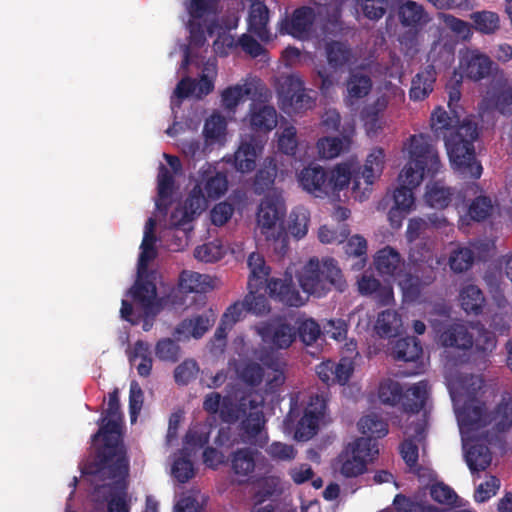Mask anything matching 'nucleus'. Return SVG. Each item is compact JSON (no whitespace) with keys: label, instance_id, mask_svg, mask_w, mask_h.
<instances>
[{"label":"nucleus","instance_id":"obj_1","mask_svg":"<svg viewBox=\"0 0 512 512\" xmlns=\"http://www.w3.org/2000/svg\"><path fill=\"white\" fill-rule=\"evenodd\" d=\"M438 106L431 113L430 126L434 135L443 137L451 164L463 178L479 179L483 168L476 159L474 142L478 138L475 122L465 119L460 124L459 116Z\"/></svg>","mask_w":512,"mask_h":512},{"label":"nucleus","instance_id":"obj_2","mask_svg":"<svg viewBox=\"0 0 512 512\" xmlns=\"http://www.w3.org/2000/svg\"><path fill=\"white\" fill-rule=\"evenodd\" d=\"M99 429L92 435V442L101 438L102 445L97 447L93 473L106 477L129 474V460L122 437V413L118 390L109 393L108 407L98 420Z\"/></svg>","mask_w":512,"mask_h":512},{"label":"nucleus","instance_id":"obj_3","mask_svg":"<svg viewBox=\"0 0 512 512\" xmlns=\"http://www.w3.org/2000/svg\"><path fill=\"white\" fill-rule=\"evenodd\" d=\"M408 155V162L399 174L400 186L393 194L394 206L389 211L392 223L397 214L411 210L414 205L413 189L425 176H434L441 168L438 152L428 135L420 133L410 136Z\"/></svg>","mask_w":512,"mask_h":512},{"label":"nucleus","instance_id":"obj_4","mask_svg":"<svg viewBox=\"0 0 512 512\" xmlns=\"http://www.w3.org/2000/svg\"><path fill=\"white\" fill-rule=\"evenodd\" d=\"M384 151L381 148L374 149L366 158L361 171L355 172L352 176L348 164H339L333 170H327L328 196L346 188L352 180V190L355 198L362 200L366 191H370V186L381 175L384 164Z\"/></svg>","mask_w":512,"mask_h":512},{"label":"nucleus","instance_id":"obj_5","mask_svg":"<svg viewBox=\"0 0 512 512\" xmlns=\"http://www.w3.org/2000/svg\"><path fill=\"white\" fill-rule=\"evenodd\" d=\"M247 265L250 269L248 289L267 290L271 298L290 307H300L304 304L305 300L296 289L291 274H285L283 279H268L270 267L266 265L264 257L257 252L249 255Z\"/></svg>","mask_w":512,"mask_h":512},{"label":"nucleus","instance_id":"obj_6","mask_svg":"<svg viewBox=\"0 0 512 512\" xmlns=\"http://www.w3.org/2000/svg\"><path fill=\"white\" fill-rule=\"evenodd\" d=\"M304 292L322 297L332 289L343 292L347 286L337 261L331 257H312L298 274Z\"/></svg>","mask_w":512,"mask_h":512},{"label":"nucleus","instance_id":"obj_7","mask_svg":"<svg viewBox=\"0 0 512 512\" xmlns=\"http://www.w3.org/2000/svg\"><path fill=\"white\" fill-rule=\"evenodd\" d=\"M241 418L239 430L242 440L251 445L263 447L268 437L264 431L266 419L262 408L254 400H249L246 414Z\"/></svg>","mask_w":512,"mask_h":512},{"label":"nucleus","instance_id":"obj_8","mask_svg":"<svg viewBox=\"0 0 512 512\" xmlns=\"http://www.w3.org/2000/svg\"><path fill=\"white\" fill-rule=\"evenodd\" d=\"M316 14L313 8L301 6L296 8L290 15H286L279 23V33L290 35L298 40L309 38Z\"/></svg>","mask_w":512,"mask_h":512},{"label":"nucleus","instance_id":"obj_9","mask_svg":"<svg viewBox=\"0 0 512 512\" xmlns=\"http://www.w3.org/2000/svg\"><path fill=\"white\" fill-rule=\"evenodd\" d=\"M206 207L207 196L204 194L202 186L196 184L185 199L183 206L176 208L171 213L169 218L170 228L179 229L190 223Z\"/></svg>","mask_w":512,"mask_h":512},{"label":"nucleus","instance_id":"obj_10","mask_svg":"<svg viewBox=\"0 0 512 512\" xmlns=\"http://www.w3.org/2000/svg\"><path fill=\"white\" fill-rule=\"evenodd\" d=\"M281 95L284 104L296 113L311 109L314 105V99L306 93L304 81L296 74L285 77L281 85Z\"/></svg>","mask_w":512,"mask_h":512},{"label":"nucleus","instance_id":"obj_11","mask_svg":"<svg viewBox=\"0 0 512 512\" xmlns=\"http://www.w3.org/2000/svg\"><path fill=\"white\" fill-rule=\"evenodd\" d=\"M210 287L209 276L193 271H183L179 277L178 289L172 290L167 300L173 306H182L185 304L183 293H203Z\"/></svg>","mask_w":512,"mask_h":512},{"label":"nucleus","instance_id":"obj_12","mask_svg":"<svg viewBox=\"0 0 512 512\" xmlns=\"http://www.w3.org/2000/svg\"><path fill=\"white\" fill-rule=\"evenodd\" d=\"M263 145L255 136L243 138L233 155L232 164L240 173H250L256 168V161L262 153Z\"/></svg>","mask_w":512,"mask_h":512},{"label":"nucleus","instance_id":"obj_13","mask_svg":"<svg viewBox=\"0 0 512 512\" xmlns=\"http://www.w3.org/2000/svg\"><path fill=\"white\" fill-rule=\"evenodd\" d=\"M286 210L284 203L278 197L266 196L259 204L257 224L262 234L268 237L269 231L283 220Z\"/></svg>","mask_w":512,"mask_h":512},{"label":"nucleus","instance_id":"obj_14","mask_svg":"<svg viewBox=\"0 0 512 512\" xmlns=\"http://www.w3.org/2000/svg\"><path fill=\"white\" fill-rule=\"evenodd\" d=\"M298 182L303 190L315 197L324 198L328 196L327 170L320 165L310 164L304 167L297 175Z\"/></svg>","mask_w":512,"mask_h":512},{"label":"nucleus","instance_id":"obj_15","mask_svg":"<svg viewBox=\"0 0 512 512\" xmlns=\"http://www.w3.org/2000/svg\"><path fill=\"white\" fill-rule=\"evenodd\" d=\"M341 137H323L317 141L318 153L322 158L332 159L348 148L355 133V124L353 120L347 121L342 125L340 131Z\"/></svg>","mask_w":512,"mask_h":512},{"label":"nucleus","instance_id":"obj_16","mask_svg":"<svg viewBox=\"0 0 512 512\" xmlns=\"http://www.w3.org/2000/svg\"><path fill=\"white\" fill-rule=\"evenodd\" d=\"M493 61L478 50L468 51L461 59L464 74L471 80L480 81L491 73Z\"/></svg>","mask_w":512,"mask_h":512},{"label":"nucleus","instance_id":"obj_17","mask_svg":"<svg viewBox=\"0 0 512 512\" xmlns=\"http://www.w3.org/2000/svg\"><path fill=\"white\" fill-rule=\"evenodd\" d=\"M488 416L483 402H467L458 414L460 428L471 432L486 427L489 425Z\"/></svg>","mask_w":512,"mask_h":512},{"label":"nucleus","instance_id":"obj_18","mask_svg":"<svg viewBox=\"0 0 512 512\" xmlns=\"http://www.w3.org/2000/svg\"><path fill=\"white\" fill-rule=\"evenodd\" d=\"M278 123L277 111L271 105L252 103L249 110V124L256 133L267 134Z\"/></svg>","mask_w":512,"mask_h":512},{"label":"nucleus","instance_id":"obj_19","mask_svg":"<svg viewBox=\"0 0 512 512\" xmlns=\"http://www.w3.org/2000/svg\"><path fill=\"white\" fill-rule=\"evenodd\" d=\"M94 469V461L88 466L87 473L97 476L101 480L111 479L114 480L113 484L109 485L110 488L116 489L117 492L111 494V497L107 501V510L108 512H129L130 508L127 503V485L126 478L127 475L117 476V477H106L100 473H93Z\"/></svg>","mask_w":512,"mask_h":512},{"label":"nucleus","instance_id":"obj_20","mask_svg":"<svg viewBox=\"0 0 512 512\" xmlns=\"http://www.w3.org/2000/svg\"><path fill=\"white\" fill-rule=\"evenodd\" d=\"M130 295L133 301L149 314L156 303L157 288L156 284L149 279L148 275L138 274V278L130 289Z\"/></svg>","mask_w":512,"mask_h":512},{"label":"nucleus","instance_id":"obj_21","mask_svg":"<svg viewBox=\"0 0 512 512\" xmlns=\"http://www.w3.org/2000/svg\"><path fill=\"white\" fill-rule=\"evenodd\" d=\"M486 101L490 107L504 116L512 115V79L497 80Z\"/></svg>","mask_w":512,"mask_h":512},{"label":"nucleus","instance_id":"obj_22","mask_svg":"<svg viewBox=\"0 0 512 512\" xmlns=\"http://www.w3.org/2000/svg\"><path fill=\"white\" fill-rule=\"evenodd\" d=\"M213 322L214 319H210L206 314L194 315L183 319L175 327L173 334L179 340L189 339L190 337L199 339L209 330Z\"/></svg>","mask_w":512,"mask_h":512},{"label":"nucleus","instance_id":"obj_23","mask_svg":"<svg viewBox=\"0 0 512 512\" xmlns=\"http://www.w3.org/2000/svg\"><path fill=\"white\" fill-rule=\"evenodd\" d=\"M437 72L433 65H427L419 71L411 81L409 97L413 101H423L434 90Z\"/></svg>","mask_w":512,"mask_h":512},{"label":"nucleus","instance_id":"obj_24","mask_svg":"<svg viewBox=\"0 0 512 512\" xmlns=\"http://www.w3.org/2000/svg\"><path fill=\"white\" fill-rule=\"evenodd\" d=\"M428 396V383L426 381H420L412 385L406 391H403V398L401 399L403 411L411 414L419 413L424 408Z\"/></svg>","mask_w":512,"mask_h":512},{"label":"nucleus","instance_id":"obj_25","mask_svg":"<svg viewBox=\"0 0 512 512\" xmlns=\"http://www.w3.org/2000/svg\"><path fill=\"white\" fill-rule=\"evenodd\" d=\"M269 10L263 3L253 4L248 16V30L257 36L261 41H269L270 33L268 30Z\"/></svg>","mask_w":512,"mask_h":512},{"label":"nucleus","instance_id":"obj_26","mask_svg":"<svg viewBox=\"0 0 512 512\" xmlns=\"http://www.w3.org/2000/svg\"><path fill=\"white\" fill-rule=\"evenodd\" d=\"M278 174V166L273 157L264 159L261 167L258 169L253 180V191L257 195H262L270 191Z\"/></svg>","mask_w":512,"mask_h":512},{"label":"nucleus","instance_id":"obj_27","mask_svg":"<svg viewBox=\"0 0 512 512\" xmlns=\"http://www.w3.org/2000/svg\"><path fill=\"white\" fill-rule=\"evenodd\" d=\"M422 352L420 340L414 336H407L394 342L391 354L396 361L416 362L421 358Z\"/></svg>","mask_w":512,"mask_h":512},{"label":"nucleus","instance_id":"obj_28","mask_svg":"<svg viewBox=\"0 0 512 512\" xmlns=\"http://www.w3.org/2000/svg\"><path fill=\"white\" fill-rule=\"evenodd\" d=\"M440 342L444 347L467 350L473 346V338L463 324H452L440 334Z\"/></svg>","mask_w":512,"mask_h":512},{"label":"nucleus","instance_id":"obj_29","mask_svg":"<svg viewBox=\"0 0 512 512\" xmlns=\"http://www.w3.org/2000/svg\"><path fill=\"white\" fill-rule=\"evenodd\" d=\"M374 265L382 276H396L401 272V256L398 251L386 246L374 256Z\"/></svg>","mask_w":512,"mask_h":512},{"label":"nucleus","instance_id":"obj_30","mask_svg":"<svg viewBox=\"0 0 512 512\" xmlns=\"http://www.w3.org/2000/svg\"><path fill=\"white\" fill-rule=\"evenodd\" d=\"M264 337H269L273 346L278 349H287L297 337L296 328L286 321L279 320L270 325Z\"/></svg>","mask_w":512,"mask_h":512},{"label":"nucleus","instance_id":"obj_31","mask_svg":"<svg viewBox=\"0 0 512 512\" xmlns=\"http://www.w3.org/2000/svg\"><path fill=\"white\" fill-rule=\"evenodd\" d=\"M396 15L404 27L417 29L426 22L424 8L412 0H401L397 6Z\"/></svg>","mask_w":512,"mask_h":512},{"label":"nucleus","instance_id":"obj_32","mask_svg":"<svg viewBox=\"0 0 512 512\" xmlns=\"http://www.w3.org/2000/svg\"><path fill=\"white\" fill-rule=\"evenodd\" d=\"M129 361L131 364L136 365L139 376L149 377L153 366L150 344L143 340H137L129 354Z\"/></svg>","mask_w":512,"mask_h":512},{"label":"nucleus","instance_id":"obj_33","mask_svg":"<svg viewBox=\"0 0 512 512\" xmlns=\"http://www.w3.org/2000/svg\"><path fill=\"white\" fill-rule=\"evenodd\" d=\"M262 365L271 370L267 373V391L276 392L285 382L284 366L285 364L274 354L266 353L259 357Z\"/></svg>","mask_w":512,"mask_h":512},{"label":"nucleus","instance_id":"obj_34","mask_svg":"<svg viewBox=\"0 0 512 512\" xmlns=\"http://www.w3.org/2000/svg\"><path fill=\"white\" fill-rule=\"evenodd\" d=\"M465 459L472 473L486 470L492 461L487 444L480 440L474 441L467 450Z\"/></svg>","mask_w":512,"mask_h":512},{"label":"nucleus","instance_id":"obj_35","mask_svg":"<svg viewBox=\"0 0 512 512\" xmlns=\"http://www.w3.org/2000/svg\"><path fill=\"white\" fill-rule=\"evenodd\" d=\"M489 425L493 424L495 431L504 433L512 427V399L502 397L494 410L488 416Z\"/></svg>","mask_w":512,"mask_h":512},{"label":"nucleus","instance_id":"obj_36","mask_svg":"<svg viewBox=\"0 0 512 512\" xmlns=\"http://www.w3.org/2000/svg\"><path fill=\"white\" fill-rule=\"evenodd\" d=\"M460 303L467 314L479 315L483 311L485 297L482 290L473 284H469L460 291Z\"/></svg>","mask_w":512,"mask_h":512},{"label":"nucleus","instance_id":"obj_37","mask_svg":"<svg viewBox=\"0 0 512 512\" xmlns=\"http://www.w3.org/2000/svg\"><path fill=\"white\" fill-rule=\"evenodd\" d=\"M258 454L251 448H239L231 455V467L238 476L248 477L255 469V457Z\"/></svg>","mask_w":512,"mask_h":512},{"label":"nucleus","instance_id":"obj_38","mask_svg":"<svg viewBox=\"0 0 512 512\" xmlns=\"http://www.w3.org/2000/svg\"><path fill=\"white\" fill-rule=\"evenodd\" d=\"M472 27L483 35H493L500 29V17L494 11L482 10L470 14Z\"/></svg>","mask_w":512,"mask_h":512},{"label":"nucleus","instance_id":"obj_39","mask_svg":"<svg viewBox=\"0 0 512 512\" xmlns=\"http://www.w3.org/2000/svg\"><path fill=\"white\" fill-rule=\"evenodd\" d=\"M454 189L444 186L441 182L427 185L425 200L427 204L436 209L446 208L452 201Z\"/></svg>","mask_w":512,"mask_h":512},{"label":"nucleus","instance_id":"obj_40","mask_svg":"<svg viewBox=\"0 0 512 512\" xmlns=\"http://www.w3.org/2000/svg\"><path fill=\"white\" fill-rule=\"evenodd\" d=\"M192 451L184 447L179 451V455L175 457L172 465V475L179 483H187L195 475V469L191 460Z\"/></svg>","mask_w":512,"mask_h":512},{"label":"nucleus","instance_id":"obj_41","mask_svg":"<svg viewBox=\"0 0 512 512\" xmlns=\"http://www.w3.org/2000/svg\"><path fill=\"white\" fill-rule=\"evenodd\" d=\"M203 177V192L209 199H218L225 194L228 188V180L222 172L206 171Z\"/></svg>","mask_w":512,"mask_h":512},{"label":"nucleus","instance_id":"obj_42","mask_svg":"<svg viewBox=\"0 0 512 512\" xmlns=\"http://www.w3.org/2000/svg\"><path fill=\"white\" fill-rule=\"evenodd\" d=\"M357 425L363 435L374 437V439L383 438L388 433V424L375 413L363 416Z\"/></svg>","mask_w":512,"mask_h":512},{"label":"nucleus","instance_id":"obj_43","mask_svg":"<svg viewBox=\"0 0 512 512\" xmlns=\"http://www.w3.org/2000/svg\"><path fill=\"white\" fill-rule=\"evenodd\" d=\"M400 325L401 318L398 313L387 309L379 313L375 323V331L380 337L389 338L396 335Z\"/></svg>","mask_w":512,"mask_h":512},{"label":"nucleus","instance_id":"obj_44","mask_svg":"<svg viewBox=\"0 0 512 512\" xmlns=\"http://www.w3.org/2000/svg\"><path fill=\"white\" fill-rule=\"evenodd\" d=\"M239 379L250 387L259 386L265 376L263 366L255 361H243L237 368Z\"/></svg>","mask_w":512,"mask_h":512},{"label":"nucleus","instance_id":"obj_45","mask_svg":"<svg viewBox=\"0 0 512 512\" xmlns=\"http://www.w3.org/2000/svg\"><path fill=\"white\" fill-rule=\"evenodd\" d=\"M247 405L245 399L236 403L231 397L225 396L222 399L219 416L224 423L234 424L246 414Z\"/></svg>","mask_w":512,"mask_h":512},{"label":"nucleus","instance_id":"obj_46","mask_svg":"<svg viewBox=\"0 0 512 512\" xmlns=\"http://www.w3.org/2000/svg\"><path fill=\"white\" fill-rule=\"evenodd\" d=\"M326 53L329 65L335 69L347 65L352 58L351 49L346 44L338 41L328 43Z\"/></svg>","mask_w":512,"mask_h":512},{"label":"nucleus","instance_id":"obj_47","mask_svg":"<svg viewBox=\"0 0 512 512\" xmlns=\"http://www.w3.org/2000/svg\"><path fill=\"white\" fill-rule=\"evenodd\" d=\"M341 474L347 478L357 477L366 471V461L356 456L349 448L340 455Z\"/></svg>","mask_w":512,"mask_h":512},{"label":"nucleus","instance_id":"obj_48","mask_svg":"<svg viewBox=\"0 0 512 512\" xmlns=\"http://www.w3.org/2000/svg\"><path fill=\"white\" fill-rule=\"evenodd\" d=\"M378 396L383 404L396 406L403 398L402 385L394 380L388 379L380 383Z\"/></svg>","mask_w":512,"mask_h":512},{"label":"nucleus","instance_id":"obj_49","mask_svg":"<svg viewBox=\"0 0 512 512\" xmlns=\"http://www.w3.org/2000/svg\"><path fill=\"white\" fill-rule=\"evenodd\" d=\"M474 256V251L471 248L459 247L451 252L449 266L455 273H462L472 267Z\"/></svg>","mask_w":512,"mask_h":512},{"label":"nucleus","instance_id":"obj_50","mask_svg":"<svg viewBox=\"0 0 512 512\" xmlns=\"http://www.w3.org/2000/svg\"><path fill=\"white\" fill-rule=\"evenodd\" d=\"M320 419L313 416L312 412L304 411L303 416L298 421L295 438L299 441H307L311 439L318 431Z\"/></svg>","mask_w":512,"mask_h":512},{"label":"nucleus","instance_id":"obj_51","mask_svg":"<svg viewBox=\"0 0 512 512\" xmlns=\"http://www.w3.org/2000/svg\"><path fill=\"white\" fill-rule=\"evenodd\" d=\"M180 352V346L171 338H162L155 345V355L161 361L175 363L180 358Z\"/></svg>","mask_w":512,"mask_h":512},{"label":"nucleus","instance_id":"obj_52","mask_svg":"<svg viewBox=\"0 0 512 512\" xmlns=\"http://www.w3.org/2000/svg\"><path fill=\"white\" fill-rule=\"evenodd\" d=\"M261 290L249 289V293L244 297L243 302L248 313L262 316L270 311V306L265 295L259 294Z\"/></svg>","mask_w":512,"mask_h":512},{"label":"nucleus","instance_id":"obj_53","mask_svg":"<svg viewBox=\"0 0 512 512\" xmlns=\"http://www.w3.org/2000/svg\"><path fill=\"white\" fill-rule=\"evenodd\" d=\"M309 214L307 210L300 208L290 213L288 230L297 239L303 238L308 231Z\"/></svg>","mask_w":512,"mask_h":512},{"label":"nucleus","instance_id":"obj_54","mask_svg":"<svg viewBox=\"0 0 512 512\" xmlns=\"http://www.w3.org/2000/svg\"><path fill=\"white\" fill-rule=\"evenodd\" d=\"M371 88V78L360 73L352 74L347 83V90L351 98H363L368 95Z\"/></svg>","mask_w":512,"mask_h":512},{"label":"nucleus","instance_id":"obj_55","mask_svg":"<svg viewBox=\"0 0 512 512\" xmlns=\"http://www.w3.org/2000/svg\"><path fill=\"white\" fill-rule=\"evenodd\" d=\"M347 448L352 451L356 456H360L362 459H373L378 454L377 439L374 437L366 436L357 438Z\"/></svg>","mask_w":512,"mask_h":512},{"label":"nucleus","instance_id":"obj_56","mask_svg":"<svg viewBox=\"0 0 512 512\" xmlns=\"http://www.w3.org/2000/svg\"><path fill=\"white\" fill-rule=\"evenodd\" d=\"M250 93L251 89L246 85L227 87L221 94L222 104L226 109H235Z\"/></svg>","mask_w":512,"mask_h":512},{"label":"nucleus","instance_id":"obj_57","mask_svg":"<svg viewBox=\"0 0 512 512\" xmlns=\"http://www.w3.org/2000/svg\"><path fill=\"white\" fill-rule=\"evenodd\" d=\"M227 123L220 114H212L204 124L203 134L207 140L215 141L225 136Z\"/></svg>","mask_w":512,"mask_h":512},{"label":"nucleus","instance_id":"obj_58","mask_svg":"<svg viewBox=\"0 0 512 512\" xmlns=\"http://www.w3.org/2000/svg\"><path fill=\"white\" fill-rule=\"evenodd\" d=\"M199 372V366L193 359H186L174 370V380L180 386L188 385Z\"/></svg>","mask_w":512,"mask_h":512},{"label":"nucleus","instance_id":"obj_59","mask_svg":"<svg viewBox=\"0 0 512 512\" xmlns=\"http://www.w3.org/2000/svg\"><path fill=\"white\" fill-rule=\"evenodd\" d=\"M493 209L492 201L487 196L476 197L468 208V215L474 221L480 222L487 219Z\"/></svg>","mask_w":512,"mask_h":512},{"label":"nucleus","instance_id":"obj_60","mask_svg":"<svg viewBox=\"0 0 512 512\" xmlns=\"http://www.w3.org/2000/svg\"><path fill=\"white\" fill-rule=\"evenodd\" d=\"M296 332L301 342L305 345H311L320 337L321 328L315 320L305 319L299 323Z\"/></svg>","mask_w":512,"mask_h":512},{"label":"nucleus","instance_id":"obj_61","mask_svg":"<svg viewBox=\"0 0 512 512\" xmlns=\"http://www.w3.org/2000/svg\"><path fill=\"white\" fill-rule=\"evenodd\" d=\"M194 256L202 262L212 263L222 258L223 250L221 245L215 242H208L197 246L194 251Z\"/></svg>","mask_w":512,"mask_h":512},{"label":"nucleus","instance_id":"obj_62","mask_svg":"<svg viewBox=\"0 0 512 512\" xmlns=\"http://www.w3.org/2000/svg\"><path fill=\"white\" fill-rule=\"evenodd\" d=\"M389 0H362L361 8L366 18L377 21L387 12Z\"/></svg>","mask_w":512,"mask_h":512},{"label":"nucleus","instance_id":"obj_63","mask_svg":"<svg viewBox=\"0 0 512 512\" xmlns=\"http://www.w3.org/2000/svg\"><path fill=\"white\" fill-rule=\"evenodd\" d=\"M144 401V394L141 386L137 381H132L129 391V412L131 422H135L142 409Z\"/></svg>","mask_w":512,"mask_h":512},{"label":"nucleus","instance_id":"obj_64","mask_svg":"<svg viewBox=\"0 0 512 512\" xmlns=\"http://www.w3.org/2000/svg\"><path fill=\"white\" fill-rule=\"evenodd\" d=\"M294 126L286 127L278 139V149L286 155H295L298 142Z\"/></svg>","mask_w":512,"mask_h":512}]
</instances>
